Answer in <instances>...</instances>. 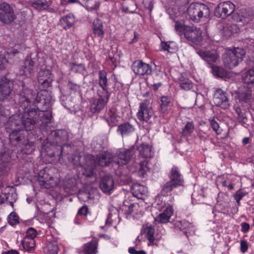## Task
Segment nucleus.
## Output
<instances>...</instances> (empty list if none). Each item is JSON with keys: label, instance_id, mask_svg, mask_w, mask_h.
<instances>
[{"label": "nucleus", "instance_id": "obj_1", "mask_svg": "<svg viewBox=\"0 0 254 254\" xmlns=\"http://www.w3.org/2000/svg\"><path fill=\"white\" fill-rule=\"evenodd\" d=\"M175 27L178 34H184L188 40L202 47V48H197L196 52L202 60L209 65L216 62L218 58L217 52L205 49L206 42L203 39L202 32L199 28L185 25L183 20L177 21Z\"/></svg>", "mask_w": 254, "mask_h": 254}, {"label": "nucleus", "instance_id": "obj_2", "mask_svg": "<svg viewBox=\"0 0 254 254\" xmlns=\"http://www.w3.org/2000/svg\"><path fill=\"white\" fill-rule=\"evenodd\" d=\"M38 112L35 109L30 110L25 108L24 113L21 117L20 115H13L11 117L6 125L7 132L9 134V138L12 142L19 141L21 138L17 134L24 127L26 130H31L34 128L36 120L38 117Z\"/></svg>", "mask_w": 254, "mask_h": 254}, {"label": "nucleus", "instance_id": "obj_3", "mask_svg": "<svg viewBox=\"0 0 254 254\" xmlns=\"http://www.w3.org/2000/svg\"><path fill=\"white\" fill-rule=\"evenodd\" d=\"M235 5L231 1H226L219 3L214 9V14L218 18L225 19L232 14L234 22H242L243 24L248 23L252 18L246 9L242 8L234 13Z\"/></svg>", "mask_w": 254, "mask_h": 254}, {"label": "nucleus", "instance_id": "obj_4", "mask_svg": "<svg viewBox=\"0 0 254 254\" xmlns=\"http://www.w3.org/2000/svg\"><path fill=\"white\" fill-rule=\"evenodd\" d=\"M209 15L208 7L204 4L197 2L190 4L186 12V17L195 22L207 18Z\"/></svg>", "mask_w": 254, "mask_h": 254}, {"label": "nucleus", "instance_id": "obj_5", "mask_svg": "<svg viewBox=\"0 0 254 254\" xmlns=\"http://www.w3.org/2000/svg\"><path fill=\"white\" fill-rule=\"evenodd\" d=\"M246 54L243 49L236 48L227 50L223 57V61L226 66L232 68L239 64Z\"/></svg>", "mask_w": 254, "mask_h": 254}, {"label": "nucleus", "instance_id": "obj_6", "mask_svg": "<svg viewBox=\"0 0 254 254\" xmlns=\"http://www.w3.org/2000/svg\"><path fill=\"white\" fill-rule=\"evenodd\" d=\"M170 181L167 182L162 188V193L171 192L175 188L182 186L184 180L177 167L172 168L170 175Z\"/></svg>", "mask_w": 254, "mask_h": 254}, {"label": "nucleus", "instance_id": "obj_7", "mask_svg": "<svg viewBox=\"0 0 254 254\" xmlns=\"http://www.w3.org/2000/svg\"><path fill=\"white\" fill-rule=\"evenodd\" d=\"M110 94L106 90H99L98 98H93L90 101V109L93 113L100 111L108 102Z\"/></svg>", "mask_w": 254, "mask_h": 254}, {"label": "nucleus", "instance_id": "obj_8", "mask_svg": "<svg viewBox=\"0 0 254 254\" xmlns=\"http://www.w3.org/2000/svg\"><path fill=\"white\" fill-rule=\"evenodd\" d=\"M217 28L220 34L226 38H229L240 31L241 26L235 23H219Z\"/></svg>", "mask_w": 254, "mask_h": 254}, {"label": "nucleus", "instance_id": "obj_9", "mask_svg": "<svg viewBox=\"0 0 254 254\" xmlns=\"http://www.w3.org/2000/svg\"><path fill=\"white\" fill-rule=\"evenodd\" d=\"M14 18V11L10 6L5 2L0 3V21L8 24L12 22Z\"/></svg>", "mask_w": 254, "mask_h": 254}, {"label": "nucleus", "instance_id": "obj_10", "mask_svg": "<svg viewBox=\"0 0 254 254\" xmlns=\"http://www.w3.org/2000/svg\"><path fill=\"white\" fill-rule=\"evenodd\" d=\"M134 147L129 149H122L118 151L117 155L113 157L114 162L119 166L127 164L133 153Z\"/></svg>", "mask_w": 254, "mask_h": 254}, {"label": "nucleus", "instance_id": "obj_11", "mask_svg": "<svg viewBox=\"0 0 254 254\" xmlns=\"http://www.w3.org/2000/svg\"><path fill=\"white\" fill-rule=\"evenodd\" d=\"M213 102L217 106L224 109L228 108L230 106L226 93L221 89L215 90L213 95Z\"/></svg>", "mask_w": 254, "mask_h": 254}, {"label": "nucleus", "instance_id": "obj_12", "mask_svg": "<svg viewBox=\"0 0 254 254\" xmlns=\"http://www.w3.org/2000/svg\"><path fill=\"white\" fill-rule=\"evenodd\" d=\"M131 68L134 73L137 75H148L152 72L150 65L140 60L135 61L132 64Z\"/></svg>", "mask_w": 254, "mask_h": 254}, {"label": "nucleus", "instance_id": "obj_13", "mask_svg": "<svg viewBox=\"0 0 254 254\" xmlns=\"http://www.w3.org/2000/svg\"><path fill=\"white\" fill-rule=\"evenodd\" d=\"M251 91L247 88L239 89L238 91L232 92V96L235 98L236 102L240 104L246 103L251 98Z\"/></svg>", "mask_w": 254, "mask_h": 254}, {"label": "nucleus", "instance_id": "obj_14", "mask_svg": "<svg viewBox=\"0 0 254 254\" xmlns=\"http://www.w3.org/2000/svg\"><path fill=\"white\" fill-rule=\"evenodd\" d=\"M13 83L5 77L0 81V100H4L10 94Z\"/></svg>", "mask_w": 254, "mask_h": 254}, {"label": "nucleus", "instance_id": "obj_15", "mask_svg": "<svg viewBox=\"0 0 254 254\" xmlns=\"http://www.w3.org/2000/svg\"><path fill=\"white\" fill-rule=\"evenodd\" d=\"M120 219L119 213L117 209L113 208L111 210L108 218L106 221L105 225L102 227V229H107L109 227L112 226L114 228H116L117 225L120 222Z\"/></svg>", "mask_w": 254, "mask_h": 254}, {"label": "nucleus", "instance_id": "obj_16", "mask_svg": "<svg viewBox=\"0 0 254 254\" xmlns=\"http://www.w3.org/2000/svg\"><path fill=\"white\" fill-rule=\"evenodd\" d=\"M163 212L161 213L155 218L156 222L161 223H168L170 218L174 214V209L171 205H168L166 208L163 209Z\"/></svg>", "mask_w": 254, "mask_h": 254}, {"label": "nucleus", "instance_id": "obj_17", "mask_svg": "<svg viewBox=\"0 0 254 254\" xmlns=\"http://www.w3.org/2000/svg\"><path fill=\"white\" fill-rule=\"evenodd\" d=\"M152 115V113L145 103H142L137 113V117L140 121L147 122Z\"/></svg>", "mask_w": 254, "mask_h": 254}, {"label": "nucleus", "instance_id": "obj_18", "mask_svg": "<svg viewBox=\"0 0 254 254\" xmlns=\"http://www.w3.org/2000/svg\"><path fill=\"white\" fill-rule=\"evenodd\" d=\"M129 169L132 173H137L139 176L144 177L148 170V168L147 166V162L144 160L139 163H136L135 164L130 167Z\"/></svg>", "mask_w": 254, "mask_h": 254}, {"label": "nucleus", "instance_id": "obj_19", "mask_svg": "<svg viewBox=\"0 0 254 254\" xmlns=\"http://www.w3.org/2000/svg\"><path fill=\"white\" fill-rule=\"evenodd\" d=\"M100 187L104 192L110 193L114 188V181L112 177L108 176L103 177Z\"/></svg>", "mask_w": 254, "mask_h": 254}, {"label": "nucleus", "instance_id": "obj_20", "mask_svg": "<svg viewBox=\"0 0 254 254\" xmlns=\"http://www.w3.org/2000/svg\"><path fill=\"white\" fill-rule=\"evenodd\" d=\"M2 193L5 196L6 200L8 201L10 205L13 207V202H15L17 198V195L15 192L13 188L7 186L1 190Z\"/></svg>", "mask_w": 254, "mask_h": 254}, {"label": "nucleus", "instance_id": "obj_21", "mask_svg": "<svg viewBox=\"0 0 254 254\" xmlns=\"http://www.w3.org/2000/svg\"><path fill=\"white\" fill-rule=\"evenodd\" d=\"M38 80L39 83L45 87L50 86L52 80L50 71L47 69L41 70L38 73Z\"/></svg>", "mask_w": 254, "mask_h": 254}, {"label": "nucleus", "instance_id": "obj_22", "mask_svg": "<svg viewBox=\"0 0 254 254\" xmlns=\"http://www.w3.org/2000/svg\"><path fill=\"white\" fill-rule=\"evenodd\" d=\"M111 162H114L113 157L108 152H103L100 154L96 160V163L101 166H106Z\"/></svg>", "mask_w": 254, "mask_h": 254}, {"label": "nucleus", "instance_id": "obj_23", "mask_svg": "<svg viewBox=\"0 0 254 254\" xmlns=\"http://www.w3.org/2000/svg\"><path fill=\"white\" fill-rule=\"evenodd\" d=\"M133 195L139 199H142L148 193L147 188L139 184H134L131 188Z\"/></svg>", "mask_w": 254, "mask_h": 254}, {"label": "nucleus", "instance_id": "obj_24", "mask_svg": "<svg viewBox=\"0 0 254 254\" xmlns=\"http://www.w3.org/2000/svg\"><path fill=\"white\" fill-rule=\"evenodd\" d=\"M40 186L43 188L49 189L56 186L59 182L57 178L52 177H48L47 175L43 177L42 180H39Z\"/></svg>", "mask_w": 254, "mask_h": 254}, {"label": "nucleus", "instance_id": "obj_25", "mask_svg": "<svg viewBox=\"0 0 254 254\" xmlns=\"http://www.w3.org/2000/svg\"><path fill=\"white\" fill-rule=\"evenodd\" d=\"M168 192H165V193H162V190H161L160 194L156 197L155 201L154 202V206L159 210H163L165 209L167 205H170L166 203L167 197L166 195H167Z\"/></svg>", "mask_w": 254, "mask_h": 254}, {"label": "nucleus", "instance_id": "obj_26", "mask_svg": "<svg viewBox=\"0 0 254 254\" xmlns=\"http://www.w3.org/2000/svg\"><path fill=\"white\" fill-rule=\"evenodd\" d=\"M92 28L94 35L102 38L103 37L104 35V26L101 19L99 18L94 19L92 23Z\"/></svg>", "mask_w": 254, "mask_h": 254}, {"label": "nucleus", "instance_id": "obj_27", "mask_svg": "<svg viewBox=\"0 0 254 254\" xmlns=\"http://www.w3.org/2000/svg\"><path fill=\"white\" fill-rule=\"evenodd\" d=\"M75 22V17L72 14H67L60 19V23L64 29L71 27Z\"/></svg>", "mask_w": 254, "mask_h": 254}, {"label": "nucleus", "instance_id": "obj_28", "mask_svg": "<svg viewBox=\"0 0 254 254\" xmlns=\"http://www.w3.org/2000/svg\"><path fill=\"white\" fill-rule=\"evenodd\" d=\"M97 243L96 241H92L85 244L83 250L78 251L79 254H92L96 253Z\"/></svg>", "mask_w": 254, "mask_h": 254}, {"label": "nucleus", "instance_id": "obj_29", "mask_svg": "<svg viewBox=\"0 0 254 254\" xmlns=\"http://www.w3.org/2000/svg\"><path fill=\"white\" fill-rule=\"evenodd\" d=\"M243 81L247 84H254V68L244 71L242 75Z\"/></svg>", "mask_w": 254, "mask_h": 254}, {"label": "nucleus", "instance_id": "obj_30", "mask_svg": "<svg viewBox=\"0 0 254 254\" xmlns=\"http://www.w3.org/2000/svg\"><path fill=\"white\" fill-rule=\"evenodd\" d=\"M33 69V62L31 60H26L24 63V65L20 70L19 74L21 75L29 77L32 75Z\"/></svg>", "mask_w": 254, "mask_h": 254}, {"label": "nucleus", "instance_id": "obj_31", "mask_svg": "<svg viewBox=\"0 0 254 254\" xmlns=\"http://www.w3.org/2000/svg\"><path fill=\"white\" fill-rule=\"evenodd\" d=\"M137 151L140 155L143 158H148L151 156V148L149 144L142 143L137 148Z\"/></svg>", "mask_w": 254, "mask_h": 254}, {"label": "nucleus", "instance_id": "obj_32", "mask_svg": "<svg viewBox=\"0 0 254 254\" xmlns=\"http://www.w3.org/2000/svg\"><path fill=\"white\" fill-rule=\"evenodd\" d=\"M133 127L128 123H125L118 127V131L120 132L123 136L127 135L133 132Z\"/></svg>", "mask_w": 254, "mask_h": 254}, {"label": "nucleus", "instance_id": "obj_33", "mask_svg": "<svg viewBox=\"0 0 254 254\" xmlns=\"http://www.w3.org/2000/svg\"><path fill=\"white\" fill-rule=\"evenodd\" d=\"M161 46L164 51H167L171 53H175L177 51L178 48L176 43L173 41L162 42Z\"/></svg>", "mask_w": 254, "mask_h": 254}, {"label": "nucleus", "instance_id": "obj_34", "mask_svg": "<svg viewBox=\"0 0 254 254\" xmlns=\"http://www.w3.org/2000/svg\"><path fill=\"white\" fill-rule=\"evenodd\" d=\"M49 4L46 0H36L32 3V6L38 10H44L48 9Z\"/></svg>", "mask_w": 254, "mask_h": 254}, {"label": "nucleus", "instance_id": "obj_35", "mask_svg": "<svg viewBox=\"0 0 254 254\" xmlns=\"http://www.w3.org/2000/svg\"><path fill=\"white\" fill-rule=\"evenodd\" d=\"M99 85L102 88L101 90L108 91L107 89V73L104 70H100L99 72Z\"/></svg>", "mask_w": 254, "mask_h": 254}, {"label": "nucleus", "instance_id": "obj_36", "mask_svg": "<svg viewBox=\"0 0 254 254\" xmlns=\"http://www.w3.org/2000/svg\"><path fill=\"white\" fill-rule=\"evenodd\" d=\"M100 5V2L97 0H88L85 3L84 7L90 11L97 10Z\"/></svg>", "mask_w": 254, "mask_h": 254}, {"label": "nucleus", "instance_id": "obj_37", "mask_svg": "<svg viewBox=\"0 0 254 254\" xmlns=\"http://www.w3.org/2000/svg\"><path fill=\"white\" fill-rule=\"evenodd\" d=\"M22 246L25 251H30L35 247V240L31 238L25 237L22 242Z\"/></svg>", "mask_w": 254, "mask_h": 254}, {"label": "nucleus", "instance_id": "obj_38", "mask_svg": "<svg viewBox=\"0 0 254 254\" xmlns=\"http://www.w3.org/2000/svg\"><path fill=\"white\" fill-rule=\"evenodd\" d=\"M145 233L146 237L149 241L148 245L149 246L154 245L155 243V239L154 237V228L150 226L147 227L145 229Z\"/></svg>", "mask_w": 254, "mask_h": 254}, {"label": "nucleus", "instance_id": "obj_39", "mask_svg": "<svg viewBox=\"0 0 254 254\" xmlns=\"http://www.w3.org/2000/svg\"><path fill=\"white\" fill-rule=\"evenodd\" d=\"M59 248L56 243H49L44 248L45 254H58Z\"/></svg>", "mask_w": 254, "mask_h": 254}, {"label": "nucleus", "instance_id": "obj_40", "mask_svg": "<svg viewBox=\"0 0 254 254\" xmlns=\"http://www.w3.org/2000/svg\"><path fill=\"white\" fill-rule=\"evenodd\" d=\"M211 68L213 75L216 77L222 78L226 75V71L223 68L212 65Z\"/></svg>", "mask_w": 254, "mask_h": 254}, {"label": "nucleus", "instance_id": "obj_41", "mask_svg": "<svg viewBox=\"0 0 254 254\" xmlns=\"http://www.w3.org/2000/svg\"><path fill=\"white\" fill-rule=\"evenodd\" d=\"M160 108L162 113L165 114L168 110V106L170 103V98L168 96H162L161 99Z\"/></svg>", "mask_w": 254, "mask_h": 254}, {"label": "nucleus", "instance_id": "obj_42", "mask_svg": "<svg viewBox=\"0 0 254 254\" xmlns=\"http://www.w3.org/2000/svg\"><path fill=\"white\" fill-rule=\"evenodd\" d=\"M26 92L27 96L21 97L20 99L21 102H23L24 100V104L23 105H21L22 109H23V107H25L26 105H27L28 103L32 102L35 99V94H33L31 90H27Z\"/></svg>", "mask_w": 254, "mask_h": 254}, {"label": "nucleus", "instance_id": "obj_43", "mask_svg": "<svg viewBox=\"0 0 254 254\" xmlns=\"http://www.w3.org/2000/svg\"><path fill=\"white\" fill-rule=\"evenodd\" d=\"M180 229L185 234H187L188 231L189 232L193 227L192 225L187 221H182L180 222Z\"/></svg>", "mask_w": 254, "mask_h": 254}, {"label": "nucleus", "instance_id": "obj_44", "mask_svg": "<svg viewBox=\"0 0 254 254\" xmlns=\"http://www.w3.org/2000/svg\"><path fill=\"white\" fill-rule=\"evenodd\" d=\"M8 222L13 226L19 223V217L15 212H11L8 216Z\"/></svg>", "mask_w": 254, "mask_h": 254}, {"label": "nucleus", "instance_id": "obj_45", "mask_svg": "<svg viewBox=\"0 0 254 254\" xmlns=\"http://www.w3.org/2000/svg\"><path fill=\"white\" fill-rule=\"evenodd\" d=\"M71 69L74 72L83 73L85 68L83 64H72Z\"/></svg>", "mask_w": 254, "mask_h": 254}, {"label": "nucleus", "instance_id": "obj_46", "mask_svg": "<svg viewBox=\"0 0 254 254\" xmlns=\"http://www.w3.org/2000/svg\"><path fill=\"white\" fill-rule=\"evenodd\" d=\"M194 129V125L192 122L188 123L183 130L184 133L186 135H190L193 132Z\"/></svg>", "mask_w": 254, "mask_h": 254}, {"label": "nucleus", "instance_id": "obj_47", "mask_svg": "<svg viewBox=\"0 0 254 254\" xmlns=\"http://www.w3.org/2000/svg\"><path fill=\"white\" fill-rule=\"evenodd\" d=\"M247 192L242 190H238L234 195L235 199L238 203H240L242 198L247 194Z\"/></svg>", "mask_w": 254, "mask_h": 254}, {"label": "nucleus", "instance_id": "obj_48", "mask_svg": "<svg viewBox=\"0 0 254 254\" xmlns=\"http://www.w3.org/2000/svg\"><path fill=\"white\" fill-rule=\"evenodd\" d=\"M210 125L213 129L215 131V132L219 134L221 132V129L219 128V124L217 122H216L214 119H210L209 120Z\"/></svg>", "mask_w": 254, "mask_h": 254}, {"label": "nucleus", "instance_id": "obj_49", "mask_svg": "<svg viewBox=\"0 0 254 254\" xmlns=\"http://www.w3.org/2000/svg\"><path fill=\"white\" fill-rule=\"evenodd\" d=\"M37 231L33 228H29L26 231V235L25 237H27L28 238H31L34 240V238L37 236Z\"/></svg>", "mask_w": 254, "mask_h": 254}, {"label": "nucleus", "instance_id": "obj_50", "mask_svg": "<svg viewBox=\"0 0 254 254\" xmlns=\"http://www.w3.org/2000/svg\"><path fill=\"white\" fill-rule=\"evenodd\" d=\"M234 109L235 110V112L237 115V116L239 118V120L241 121H244L245 119L244 114L243 113L242 109L240 108L238 105H235L234 107Z\"/></svg>", "mask_w": 254, "mask_h": 254}, {"label": "nucleus", "instance_id": "obj_51", "mask_svg": "<svg viewBox=\"0 0 254 254\" xmlns=\"http://www.w3.org/2000/svg\"><path fill=\"white\" fill-rule=\"evenodd\" d=\"M180 86L185 90H189L192 88V84L189 80H186L181 83Z\"/></svg>", "mask_w": 254, "mask_h": 254}, {"label": "nucleus", "instance_id": "obj_52", "mask_svg": "<svg viewBox=\"0 0 254 254\" xmlns=\"http://www.w3.org/2000/svg\"><path fill=\"white\" fill-rule=\"evenodd\" d=\"M7 63V60L3 56V54H0V69L5 68Z\"/></svg>", "mask_w": 254, "mask_h": 254}, {"label": "nucleus", "instance_id": "obj_53", "mask_svg": "<svg viewBox=\"0 0 254 254\" xmlns=\"http://www.w3.org/2000/svg\"><path fill=\"white\" fill-rule=\"evenodd\" d=\"M241 251L243 253H245L248 249V243L245 240H241L240 243Z\"/></svg>", "mask_w": 254, "mask_h": 254}, {"label": "nucleus", "instance_id": "obj_54", "mask_svg": "<svg viewBox=\"0 0 254 254\" xmlns=\"http://www.w3.org/2000/svg\"><path fill=\"white\" fill-rule=\"evenodd\" d=\"M107 122L110 126H115L117 122V117L115 115L111 116L108 118Z\"/></svg>", "mask_w": 254, "mask_h": 254}, {"label": "nucleus", "instance_id": "obj_55", "mask_svg": "<svg viewBox=\"0 0 254 254\" xmlns=\"http://www.w3.org/2000/svg\"><path fill=\"white\" fill-rule=\"evenodd\" d=\"M138 207V205L136 203H132L130 204L128 207L127 210H126L127 213V214L129 215L131 214V213L136 208Z\"/></svg>", "mask_w": 254, "mask_h": 254}, {"label": "nucleus", "instance_id": "obj_56", "mask_svg": "<svg viewBox=\"0 0 254 254\" xmlns=\"http://www.w3.org/2000/svg\"><path fill=\"white\" fill-rule=\"evenodd\" d=\"M143 3L144 6L151 10L153 8V0H143Z\"/></svg>", "mask_w": 254, "mask_h": 254}, {"label": "nucleus", "instance_id": "obj_57", "mask_svg": "<svg viewBox=\"0 0 254 254\" xmlns=\"http://www.w3.org/2000/svg\"><path fill=\"white\" fill-rule=\"evenodd\" d=\"M88 212V208L86 206H83L81 207L78 211L77 214L78 215L85 216Z\"/></svg>", "mask_w": 254, "mask_h": 254}, {"label": "nucleus", "instance_id": "obj_58", "mask_svg": "<svg viewBox=\"0 0 254 254\" xmlns=\"http://www.w3.org/2000/svg\"><path fill=\"white\" fill-rule=\"evenodd\" d=\"M83 174L87 177H90L93 175L94 170L92 168L86 169Z\"/></svg>", "mask_w": 254, "mask_h": 254}, {"label": "nucleus", "instance_id": "obj_59", "mask_svg": "<svg viewBox=\"0 0 254 254\" xmlns=\"http://www.w3.org/2000/svg\"><path fill=\"white\" fill-rule=\"evenodd\" d=\"M128 252L130 254H146L144 251H136L133 248H129Z\"/></svg>", "mask_w": 254, "mask_h": 254}, {"label": "nucleus", "instance_id": "obj_60", "mask_svg": "<svg viewBox=\"0 0 254 254\" xmlns=\"http://www.w3.org/2000/svg\"><path fill=\"white\" fill-rule=\"evenodd\" d=\"M241 227H242V231L244 233L247 232L250 229L249 224L246 222H243L241 224Z\"/></svg>", "mask_w": 254, "mask_h": 254}, {"label": "nucleus", "instance_id": "obj_61", "mask_svg": "<svg viewBox=\"0 0 254 254\" xmlns=\"http://www.w3.org/2000/svg\"><path fill=\"white\" fill-rule=\"evenodd\" d=\"M3 188H1L0 187V204L4 202L6 200V198H5L4 195H3L2 193L1 190H2Z\"/></svg>", "mask_w": 254, "mask_h": 254}, {"label": "nucleus", "instance_id": "obj_62", "mask_svg": "<svg viewBox=\"0 0 254 254\" xmlns=\"http://www.w3.org/2000/svg\"><path fill=\"white\" fill-rule=\"evenodd\" d=\"M30 147V149H29V150H28V151L24 150L23 151L25 153L29 154V153H31L32 152V151L34 149V147L32 143L27 144L26 145V147Z\"/></svg>", "mask_w": 254, "mask_h": 254}, {"label": "nucleus", "instance_id": "obj_63", "mask_svg": "<svg viewBox=\"0 0 254 254\" xmlns=\"http://www.w3.org/2000/svg\"><path fill=\"white\" fill-rule=\"evenodd\" d=\"M86 196V198H89V195L85 192H84V193H81L80 192L79 194H78V197L79 199H81L83 197V196Z\"/></svg>", "mask_w": 254, "mask_h": 254}, {"label": "nucleus", "instance_id": "obj_64", "mask_svg": "<svg viewBox=\"0 0 254 254\" xmlns=\"http://www.w3.org/2000/svg\"><path fill=\"white\" fill-rule=\"evenodd\" d=\"M4 254H18V253L16 250H11L6 252Z\"/></svg>", "mask_w": 254, "mask_h": 254}]
</instances>
